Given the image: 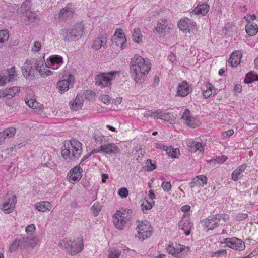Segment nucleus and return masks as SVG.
<instances>
[{"label": "nucleus", "instance_id": "nucleus-42", "mask_svg": "<svg viewBox=\"0 0 258 258\" xmlns=\"http://www.w3.org/2000/svg\"><path fill=\"white\" fill-rule=\"evenodd\" d=\"M91 211L94 216H97L101 211V206L98 202H95L92 206Z\"/></svg>", "mask_w": 258, "mask_h": 258}, {"label": "nucleus", "instance_id": "nucleus-13", "mask_svg": "<svg viewBox=\"0 0 258 258\" xmlns=\"http://www.w3.org/2000/svg\"><path fill=\"white\" fill-rule=\"evenodd\" d=\"M178 26L180 30L186 32L189 31L191 29H194L196 27V23L190 19L185 18L180 20Z\"/></svg>", "mask_w": 258, "mask_h": 258}, {"label": "nucleus", "instance_id": "nucleus-55", "mask_svg": "<svg viewBox=\"0 0 258 258\" xmlns=\"http://www.w3.org/2000/svg\"><path fill=\"white\" fill-rule=\"evenodd\" d=\"M248 216V214L246 213H238L236 216V219L238 221H241L246 219Z\"/></svg>", "mask_w": 258, "mask_h": 258}, {"label": "nucleus", "instance_id": "nucleus-11", "mask_svg": "<svg viewBox=\"0 0 258 258\" xmlns=\"http://www.w3.org/2000/svg\"><path fill=\"white\" fill-rule=\"evenodd\" d=\"M75 12L72 4L69 3L67 6L61 9L58 14L57 18L59 21H64L71 18Z\"/></svg>", "mask_w": 258, "mask_h": 258}, {"label": "nucleus", "instance_id": "nucleus-47", "mask_svg": "<svg viewBox=\"0 0 258 258\" xmlns=\"http://www.w3.org/2000/svg\"><path fill=\"white\" fill-rule=\"evenodd\" d=\"M120 255V251L112 249L109 251L108 258H119Z\"/></svg>", "mask_w": 258, "mask_h": 258}, {"label": "nucleus", "instance_id": "nucleus-50", "mask_svg": "<svg viewBox=\"0 0 258 258\" xmlns=\"http://www.w3.org/2000/svg\"><path fill=\"white\" fill-rule=\"evenodd\" d=\"M158 111L151 112L150 111H147L144 114V117H153L154 119H157L156 117H157L158 114Z\"/></svg>", "mask_w": 258, "mask_h": 258}, {"label": "nucleus", "instance_id": "nucleus-46", "mask_svg": "<svg viewBox=\"0 0 258 258\" xmlns=\"http://www.w3.org/2000/svg\"><path fill=\"white\" fill-rule=\"evenodd\" d=\"M16 132V130L14 127H9L8 128L4 130L3 132H2L4 136L7 138H12L13 137Z\"/></svg>", "mask_w": 258, "mask_h": 258}, {"label": "nucleus", "instance_id": "nucleus-12", "mask_svg": "<svg viewBox=\"0 0 258 258\" xmlns=\"http://www.w3.org/2000/svg\"><path fill=\"white\" fill-rule=\"evenodd\" d=\"M17 200L16 197L13 195L11 198L7 199L2 205H0V208L6 214H9L14 210Z\"/></svg>", "mask_w": 258, "mask_h": 258}, {"label": "nucleus", "instance_id": "nucleus-33", "mask_svg": "<svg viewBox=\"0 0 258 258\" xmlns=\"http://www.w3.org/2000/svg\"><path fill=\"white\" fill-rule=\"evenodd\" d=\"M245 30L248 35L254 36L258 32V26L256 24L254 25L250 23V21H248L245 26Z\"/></svg>", "mask_w": 258, "mask_h": 258}, {"label": "nucleus", "instance_id": "nucleus-51", "mask_svg": "<svg viewBox=\"0 0 258 258\" xmlns=\"http://www.w3.org/2000/svg\"><path fill=\"white\" fill-rule=\"evenodd\" d=\"M147 170L149 171H153L156 168L155 164L153 163L152 160L150 159L147 160Z\"/></svg>", "mask_w": 258, "mask_h": 258}, {"label": "nucleus", "instance_id": "nucleus-44", "mask_svg": "<svg viewBox=\"0 0 258 258\" xmlns=\"http://www.w3.org/2000/svg\"><path fill=\"white\" fill-rule=\"evenodd\" d=\"M167 154L172 158H176L179 153V150L178 148H173L171 147H167L166 149Z\"/></svg>", "mask_w": 258, "mask_h": 258}, {"label": "nucleus", "instance_id": "nucleus-34", "mask_svg": "<svg viewBox=\"0 0 258 258\" xmlns=\"http://www.w3.org/2000/svg\"><path fill=\"white\" fill-rule=\"evenodd\" d=\"M83 104V100L82 97L77 95L76 98L72 103L70 102L71 108L76 111L80 108Z\"/></svg>", "mask_w": 258, "mask_h": 258}, {"label": "nucleus", "instance_id": "nucleus-54", "mask_svg": "<svg viewBox=\"0 0 258 258\" xmlns=\"http://www.w3.org/2000/svg\"><path fill=\"white\" fill-rule=\"evenodd\" d=\"M217 217L220 221L221 219H222L224 222L228 220L229 219V216L228 215L226 214H216Z\"/></svg>", "mask_w": 258, "mask_h": 258}, {"label": "nucleus", "instance_id": "nucleus-49", "mask_svg": "<svg viewBox=\"0 0 258 258\" xmlns=\"http://www.w3.org/2000/svg\"><path fill=\"white\" fill-rule=\"evenodd\" d=\"M161 187L164 191H169L171 189L172 186L170 182L163 181Z\"/></svg>", "mask_w": 258, "mask_h": 258}, {"label": "nucleus", "instance_id": "nucleus-61", "mask_svg": "<svg viewBox=\"0 0 258 258\" xmlns=\"http://www.w3.org/2000/svg\"><path fill=\"white\" fill-rule=\"evenodd\" d=\"M8 82V79L6 75H0V85L4 86Z\"/></svg>", "mask_w": 258, "mask_h": 258}, {"label": "nucleus", "instance_id": "nucleus-64", "mask_svg": "<svg viewBox=\"0 0 258 258\" xmlns=\"http://www.w3.org/2000/svg\"><path fill=\"white\" fill-rule=\"evenodd\" d=\"M94 95V93L92 91H87L85 94V96L87 99L92 98Z\"/></svg>", "mask_w": 258, "mask_h": 258}, {"label": "nucleus", "instance_id": "nucleus-1", "mask_svg": "<svg viewBox=\"0 0 258 258\" xmlns=\"http://www.w3.org/2000/svg\"><path fill=\"white\" fill-rule=\"evenodd\" d=\"M151 63L148 58L136 54L131 59L130 72L131 78L136 83H143L151 70Z\"/></svg>", "mask_w": 258, "mask_h": 258}, {"label": "nucleus", "instance_id": "nucleus-60", "mask_svg": "<svg viewBox=\"0 0 258 258\" xmlns=\"http://www.w3.org/2000/svg\"><path fill=\"white\" fill-rule=\"evenodd\" d=\"M101 101L106 104H109L110 101V97L108 95H103L100 97Z\"/></svg>", "mask_w": 258, "mask_h": 258}, {"label": "nucleus", "instance_id": "nucleus-5", "mask_svg": "<svg viewBox=\"0 0 258 258\" xmlns=\"http://www.w3.org/2000/svg\"><path fill=\"white\" fill-rule=\"evenodd\" d=\"M138 230L137 234L135 235L141 241L149 238L152 233L151 225L147 221H144L139 222L136 228Z\"/></svg>", "mask_w": 258, "mask_h": 258}, {"label": "nucleus", "instance_id": "nucleus-18", "mask_svg": "<svg viewBox=\"0 0 258 258\" xmlns=\"http://www.w3.org/2000/svg\"><path fill=\"white\" fill-rule=\"evenodd\" d=\"M19 240L20 248H26L29 247H34L35 246V240L29 236L22 237L17 238Z\"/></svg>", "mask_w": 258, "mask_h": 258}, {"label": "nucleus", "instance_id": "nucleus-26", "mask_svg": "<svg viewBox=\"0 0 258 258\" xmlns=\"http://www.w3.org/2000/svg\"><path fill=\"white\" fill-rule=\"evenodd\" d=\"M168 24L165 19H161L158 21L157 26L155 28L154 32L159 34L165 33L167 29Z\"/></svg>", "mask_w": 258, "mask_h": 258}, {"label": "nucleus", "instance_id": "nucleus-19", "mask_svg": "<svg viewBox=\"0 0 258 258\" xmlns=\"http://www.w3.org/2000/svg\"><path fill=\"white\" fill-rule=\"evenodd\" d=\"M82 169L79 166H76L69 173L70 179L73 181H79L82 177Z\"/></svg>", "mask_w": 258, "mask_h": 258}, {"label": "nucleus", "instance_id": "nucleus-45", "mask_svg": "<svg viewBox=\"0 0 258 258\" xmlns=\"http://www.w3.org/2000/svg\"><path fill=\"white\" fill-rule=\"evenodd\" d=\"M113 41L116 43V45H120L121 49L124 48V45L126 42V39L125 37L113 38Z\"/></svg>", "mask_w": 258, "mask_h": 258}, {"label": "nucleus", "instance_id": "nucleus-22", "mask_svg": "<svg viewBox=\"0 0 258 258\" xmlns=\"http://www.w3.org/2000/svg\"><path fill=\"white\" fill-rule=\"evenodd\" d=\"M48 64L49 67L53 69H57L63 63L62 57L59 55H53L49 57V60H47Z\"/></svg>", "mask_w": 258, "mask_h": 258}, {"label": "nucleus", "instance_id": "nucleus-31", "mask_svg": "<svg viewBox=\"0 0 258 258\" xmlns=\"http://www.w3.org/2000/svg\"><path fill=\"white\" fill-rule=\"evenodd\" d=\"M36 208L40 212H46L50 211L51 209L52 205L51 203L48 201H41L37 203L35 205Z\"/></svg>", "mask_w": 258, "mask_h": 258}, {"label": "nucleus", "instance_id": "nucleus-28", "mask_svg": "<svg viewBox=\"0 0 258 258\" xmlns=\"http://www.w3.org/2000/svg\"><path fill=\"white\" fill-rule=\"evenodd\" d=\"M242 54L240 51H235L233 52L230 58L228 59V62L232 67H235L240 62Z\"/></svg>", "mask_w": 258, "mask_h": 258}, {"label": "nucleus", "instance_id": "nucleus-35", "mask_svg": "<svg viewBox=\"0 0 258 258\" xmlns=\"http://www.w3.org/2000/svg\"><path fill=\"white\" fill-rule=\"evenodd\" d=\"M35 65L36 71L39 72L41 75H43L44 70H45V68L47 66L45 60L44 59L36 60Z\"/></svg>", "mask_w": 258, "mask_h": 258}, {"label": "nucleus", "instance_id": "nucleus-7", "mask_svg": "<svg viewBox=\"0 0 258 258\" xmlns=\"http://www.w3.org/2000/svg\"><path fill=\"white\" fill-rule=\"evenodd\" d=\"M126 210L123 212L117 211L113 217V221L115 227L119 230L123 229L124 225L128 222L130 216L125 212Z\"/></svg>", "mask_w": 258, "mask_h": 258}, {"label": "nucleus", "instance_id": "nucleus-62", "mask_svg": "<svg viewBox=\"0 0 258 258\" xmlns=\"http://www.w3.org/2000/svg\"><path fill=\"white\" fill-rule=\"evenodd\" d=\"M99 152V151L92 150L90 153L86 154L82 159L81 162H83L87 159H88L89 157H90L92 155H93L94 153Z\"/></svg>", "mask_w": 258, "mask_h": 258}, {"label": "nucleus", "instance_id": "nucleus-30", "mask_svg": "<svg viewBox=\"0 0 258 258\" xmlns=\"http://www.w3.org/2000/svg\"><path fill=\"white\" fill-rule=\"evenodd\" d=\"M37 17V15L28 10H25V13L22 16V19L24 21V23L26 25H28L30 23L33 22Z\"/></svg>", "mask_w": 258, "mask_h": 258}, {"label": "nucleus", "instance_id": "nucleus-9", "mask_svg": "<svg viewBox=\"0 0 258 258\" xmlns=\"http://www.w3.org/2000/svg\"><path fill=\"white\" fill-rule=\"evenodd\" d=\"M223 243L229 247L236 250H243L245 248L244 242L236 237L225 238Z\"/></svg>", "mask_w": 258, "mask_h": 258}, {"label": "nucleus", "instance_id": "nucleus-25", "mask_svg": "<svg viewBox=\"0 0 258 258\" xmlns=\"http://www.w3.org/2000/svg\"><path fill=\"white\" fill-rule=\"evenodd\" d=\"M192 225V223L189 220L182 218L179 222V227L184 231V234L186 236H188L190 234V230Z\"/></svg>", "mask_w": 258, "mask_h": 258}, {"label": "nucleus", "instance_id": "nucleus-63", "mask_svg": "<svg viewBox=\"0 0 258 258\" xmlns=\"http://www.w3.org/2000/svg\"><path fill=\"white\" fill-rule=\"evenodd\" d=\"M227 253L226 250H220L217 252H215L212 254V256L218 257L220 254H226Z\"/></svg>", "mask_w": 258, "mask_h": 258}, {"label": "nucleus", "instance_id": "nucleus-41", "mask_svg": "<svg viewBox=\"0 0 258 258\" xmlns=\"http://www.w3.org/2000/svg\"><path fill=\"white\" fill-rule=\"evenodd\" d=\"M142 35L139 28H135L133 33V39L135 42L140 43L142 41Z\"/></svg>", "mask_w": 258, "mask_h": 258}, {"label": "nucleus", "instance_id": "nucleus-27", "mask_svg": "<svg viewBox=\"0 0 258 258\" xmlns=\"http://www.w3.org/2000/svg\"><path fill=\"white\" fill-rule=\"evenodd\" d=\"M205 144L194 140H190L188 142L189 150L191 152H196L199 151L200 152L204 150Z\"/></svg>", "mask_w": 258, "mask_h": 258}, {"label": "nucleus", "instance_id": "nucleus-48", "mask_svg": "<svg viewBox=\"0 0 258 258\" xmlns=\"http://www.w3.org/2000/svg\"><path fill=\"white\" fill-rule=\"evenodd\" d=\"M19 247L20 248L19 240L16 239L10 245L9 251L10 253H12L15 251Z\"/></svg>", "mask_w": 258, "mask_h": 258}, {"label": "nucleus", "instance_id": "nucleus-10", "mask_svg": "<svg viewBox=\"0 0 258 258\" xmlns=\"http://www.w3.org/2000/svg\"><path fill=\"white\" fill-rule=\"evenodd\" d=\"M74 82V76L69 74L67 79L59 81L56 84V88L60 93H62L72 88Z\"/></svg>", "mask_w": 258, "mask_h": 258}, {"label": "nucleus", "instance_id": "nucleus-20", "mask_svg": "<svg viewBox=\"0 0 258 258\" xmlns=\"http://www.w3.org/2000/svg\"><path fill=\"white\" fill-rule=\"evenodd\" d=\"M207 183V178L204 175L197 176L193 178L192 181L190 182V187L191 188L195 186L199 187H203Z\"/></svg>", "mask_w": 258, "mask_h": 258}, {"label": "nucleus", "instance_id": "nucleus-14", "mask_svg": "<svg viewBox=\"0 0 258 258\" xmlns=\"http://www.w3.org/2000/svg\"><path fill=\"white\" fill-rule=\"evenodd\" d=\"M99 152L101 151L105 154H112L118 153L120 151L118 147L114 143H108L100 146Z\"/></svg>", "mask_w": 258, "mask_h": 258}, {"label": "nucleus", "instance_id": "nucleus-38", "mask_svg": "<svg viewBox=\"0 0 258 258\" xmlns=\"http://www.w3.org/2000/svg\"><path fill=\"white\" fill-rule=\"evenodd\" d=\"M154 201H152L150 199H145L141 204L142 210L144 212L145 210L151 209L154 205Z\"/></svg>", "mask_w": 258, "mask_h": 258}, {"label": "nucleus", "instance_id": "nucleus-59", "mask_svg": "<svg viewBox=\"0 0 258 258\" xmlns=\"http://www.w3.org/2000/svg\"><path fill=\"white\" fill-rule=\"evenodd\" d=\"M233 134L234 131L232 129H230L227 131L222 132V135L224 138H228L232 136Z\"/></svg>", "mask_w": 258, "mask_h": 258}, {"label": "nucleus", "instance_id": "nucleus-58", "mask_svg": "<svg viewBox=\"0 0 258 258\" xmlns=\"http://www.w3.org/2000/svg\"><path fill=\"white\" fill-rule=\"evenodd\" d=\"M125 37L123 32L122 29H118L116 30L113 38H118V37Z\"/></svg>", "mask_w": 258, "mask_h": 258}, {"label": "nucleus", "instance_id": "nucleus-57", "mask_svg": "<svg viewBox=\"0 0 258 258\" xmlns=\"http://www.w3.org/2000/svg\"><path fill=\"white\" fill-rule=\"evenodd\" d=\"M41 47V44L38 41H35L34 44V46L32 48V50L34 52H38Z\"/></svg>", "mask_w": 258, "mask_h": 258}, {"label": "nucleus", "instance_id": "nucleus-17", "mask_svg": "<svg viewBox=\"0 0 258 258\" xmlns=\"http://www.w3.org/2000/svg\"><path fill=\"white\" fill-rule=\"evenodd\" d=\"M181 119L186 121V124L190 127L195 128L198 126L197 120L190 116L189 110L185 109L183 112Z\"/></svg>", "mask_w": 258, "mask_h": 258}, {"label": "nucleus", "instance_id": "nucleus-3", "mask_svg": "<svg viewBox=\"0 0 258 258\" xmlns=\"http://www.w3.org/2000/svg\"><path fill=\"white\" fill-rule=\"evenodd\" d=\"M84 29L82 23H77L72 26L61 29L60 35L65 41H75L82 36Z\"/></svg>", "mask_w": 258, "mask_h": 258}, {"label": "nucleus", "instance_id": "nucleus-37", "mask_svg": "<svg viewBox=\"0 0 258 258\" xmlns=\"http://www.w3.org/2000/svg\"><path fill=\"white\" fill-rule=\"evenodd\" d=\"M105 43L106 40L105 39H101L100 38H98L94 40L92 47L95 50H98L100 49L102 46H103L104 44H105Z\"/></svg>", "mask_w": 258, "mask_h": 258}, {"label": "nucleus", "instance_id": "nucleus-43", "mask_svg": "<svg viewBox=\"0 0 258 258\" xmlns=\"http://www.w3.org/2000/svg\"><path fill=\"white\" fill-rule=\"evenodd\" d=\"M9 36L8 31L5 30H0V48L2 47L3 43L8 41Z\"/></svg>", "mask_w": 258, "mask_h": 258}, {"label": "nucleus", "instance_id": "nucleus-53", "mask_svg": "<svg viewBox=\"0 0 258 258\" xmlns=\"http://www.w3.org/2000/svg\"><path fill=\"white\" fill-rule=\"evenodd\" d=\"M227 159V157L225 156L222 155L221 157H218L214 160H213L212 162H216L218 163H223Z\"/></svg>", "mask_w": 258, "mask_h": 258}, {"label": "nucleus", "instance_id": "nucleus-21", "mask_svg": "<svg viewBox=\"0 0 258 258\" xmlns=\"http://www.w3.org/2000/svg\"><path fill=\"white\" fill-rule=\"evenodd\" d=\"M19 92L20 88L17 86L7 88L0 92V98L12 97L17 95Z\"/></svg>", "mask_w": 258, "mask_h": 258}, {"label": "nucleus", "instance_id": "nucleus-2", "mask_svg": "<svg viewBox=\"0 0 258 258\" xmlns=\"http://www.w3.org/2000/svg\"><path fill=\"white\" fill-rule=\"evenodd\" d=\"M61 155L67 162L78 159L82 153V144L79 141L72 139L61 148Z\"/></svg>", "mask_w": 258, "mask_h": 258}, {"label": "nucleus", "instance_id": "nucleus-16", "mask_svg": "<svg viewBox=\"0 0 258 258\" xmlns=\"http://www.w3.org/2000/svg\"><path fill=\"white\" fill-rule=\"evenodd\" d=\"M204 222L208 230H213L219 226L220 223L217 215L209 216Z\"/></svg>", "mask_w": 258, "mask_h": 258}, {"label": "nucleus", "instance_id": "nucleus-32", "mask_svg": "<svg viewBox=\"0 0 258 258\" xmlns=\"http://www.w3.org/2000/svg\"><path fill=\"white\" fill-rule=\"evenodd\" d=\"M247 165L246 164H243L238 167L232 173V179L234 181H237L239 180V176L243 172Z\"/></svg>", "mask_w": 258, "mask_h": 258}, {"label": "nucleus", "instance_id": "nucleus-29", "mask_svg": "<svg viewBox=\"0 0 258 258\" xmlns=\"http://www.w3.org/2000/svg\"><path fill=\"white\" fill-rule=\"evenodd\" d=\"M23 75L24 77H27L34 74V69H33L32 63L31 61L27 60L22 67Z\"/></svg>", "mask_w": 258, "mask_h": 258}, {"label": "nucleus", "instance_id": "nucleus-36", "mask_svg": "<svg viewBox=\"0 0 258 258\" xmlns=\"http://www.w3.org/2000/svg\"><path fill=\"white\" fill-rule=\"evenodd\" d=\"M7 72V78L8 79V82H12L16 79L17 76V72L16 68L14 66L12 67L10 69H8Z\"/></svg>", "mask_w": 258, "mask_h": 258}, {"label": "nucleus", "instance_id": "nucleus-23", "mask_svg": "<svg viewBox=\"0 0 258 258\" xmlns=\"http://www.w3.org/2000/svg\"><path fill=\"white\" fill-rule=\"evenodd\" d=\"M157 119H160L164 121L169 122L171 124L175 123L176 118L174 115L170 112H163L162 111H158Z\"/></svg>", "mask_w": 258, "mask_h": 258}, {"label": "nucleus", "instance_id": "nucleus-40", "mask_svg": "<svg viewBox=\"0 0 258 258\" xmlns=\"http://www.w3.org/2000/svg\"><path fill=\"white\" fill-rule=\"evenodd\" d=\"M93 138L96 144L100 145L102 143V142L104 139V136L99 131H96L93 134Z\"/></svg>", "mask_w": 258, "mask_h": 258}, {"label": "nucleus", "instance_id": "nucleus-4", "mask_svg": "<svg viewBox=\"0 0 258 258\" xmlns=\"http://www.w3.org/2000/svg\"><path fill=\"white\" fill-rule=\"evenodd\" d=\"M60 245L66 249L72 255H75L80 252L83 248V238L79 237L76 241L65 239L61 240Z\"/></svg>", "mask_w": 258, "mask_h": 258}, {"label": "nucleus", "instance_id": "nucleus-39", "mask_svg": "<svg viewBox=\"0 0 258 258\" xmlns=\"http://www.w3.org/2000/svg\"><path fill=\"white\" fill-rule=\"evenodd\" d=\"M257 80L258 75L254 74L252 72H250L247 74L244 79V83L246 84H249Z\"/></svg>", "mask_w": 258, "mask_h": 258}, {"label": "nucleus", "instance_id": "nucleus-6", "mask_svg": "<svg viewBox=\"0 0 258 258\" xmlns=\"http://www.w3.org/2000/svg\"><path fill=\"white\" fill-rule=\"evenodd\" d=\"M118 73L117 71H113L97 75L95 77L96 85L101 86L102 87L110 86L111 81L114 79L115 75Z\"/></svg>", "mask_w": 258, "mask_h": 258}, {"label": "nucleus", "instance_id": "nucleus-24", "mask_svg": "<svg viewBox=\"0 0 258 258\" xmlns=\"http://www.w3.org/2000/svg\"><path fill=\"white\" fill-rule=\"evenodd\" d=\"M209 9L210 7L207 4H199L190 12V14L191 15H202V16H204L209 12Z\"/></svg>", "mask_w": 258, "mask_h": 258}, {"label": "nucleus", "instance_id": "nucleus-15", "mask_svg": "<svg viewBox=\"0 0 258 258\" xmlns=\"http://www.w3.org/2000/svg\"><path fill=\"white\" fill-rule=\"evenodd\" d=\"M192 91V87L186 81H183L178 87L177 95L185 97Z\"/></svg>", "mask_w": 258, "mask_h": 258}, {"label": "nucleus", "instance_id": "nucleus-56", "mask_svg": "<svg viewBox=\"0 0 258 258\" xmlns=\"http://www.w3.org/2000/svg\"><path fill=\"white\" fill-rule=\"evenodd\" d=\"M35 230V226L34 224H30L28 225L25 229V231L27 234H30L32 233Z\"/></svg>", "mask_w": 258, "mask_h": 258}, {"label": "nucleus", "instance_id": "nucleus-52", "mask_svg": "<svg viewBox=\"0 0 258 258\" xmlns=\"http://www.w3.org/2000/svg\"><path fill=\"white\" fill-rule=\"evenodd\" d=\"M118 194L121 198H125L128 194V190L126 188L122 187L118 190Z\"/></svg>", "mask_w": 258, "mask_h": 258}, {"label": "nucleus", "instance_id": "nucleus-8", "mask_svg": "<svg viewBox=\"0 0 258 258\" xmlns=\"http://www.w3.org/2000/svg\"><path fill=\"white\" fill-rule=\"evenodd\" d=\"M166 250L168 253L176 257L180 258L186 254L189 251V249L188 247L180 244H176L175 247H174L173 244H171L168 245Z\"/></svg>", "mask_w": 258, "mask_h": 258}]
</instances>
